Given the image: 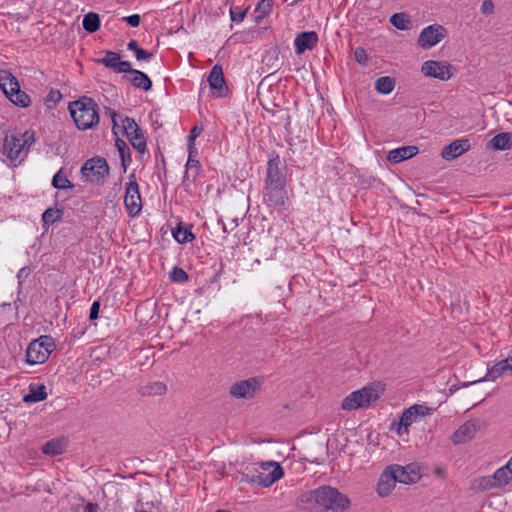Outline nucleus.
Returning <instances> with one entry per match:
<instances>
[{"instance_id":"obj_51","label":"nucleus","mask_w":512,"mask_h":512,"mask_svg":"<svg viewBox=\"0 0 512 512\" xmlns=\"http://www.w3.org/2000/svg\"><path fill=\"white\" fill-rule=\"evenodd\" d=\"M62 99V94L59 90L51 89L46 97L47 102H53L57 104Z\"/></svg>"},{"instance_id":"obj_57","label":"nucleus","mask_w":512,"mask_h":512,"mask_svg":"<svg viewBox=\"0 0 512 512\" xmlns=\"http://www.w3.org/2000/svg\"><path fill=\"white\" fill-rule=\"evenodd\" d=\"M107 113L109 114V116L111 117V120L113 122V133L115 135H117V132H116V128H118V123H117V116H118V113L111 109V108H107Z\"/></svg>"},{"instance_id":"obj_38","label":"nucleus","mask_w":512,"mask_h":512,"mask_svg":"<svg viewBox=\"0 0 512 512\" xmlns=\"http://www.w3.org/2000/svg\"><path fill=\"white\" fill-rule=\"evenodd\" d=\"M7 98L12 103L22 108L28 107L31 103L29 95L20 90V85L18 86V90L13 92V96H7Z\"/></svg>"},{"instance_id":"obj_7","label":"nucleus","mask_w":512,"mask_h":512,"mask_svg":"<svg viewBox=\"0 0 512 512\" xmlns=\"http://www.w3.org/2000/svg\"><path fill=\"white\" fill-rule=\"evenodd\" d=\"M287 167L278 154H272L267 162L264 184L287 185Z\"/></svg>"},{"instance_id":"obj_32","label":"nucleus","mask_w":512,"mask_h":512,"mask_svg":"<svg viewBox=\"0 0 512 512\" xmlns=\"http://www.w3.org/2000/svg\"><path fill=\"white\" fill-rule=\"evenodd\" d=\"M83 28L88 33H95L99 30L101 21L100 17L95 12H89L83 17Z\"/></svg>"},{"instance_id":"obj_19","label":"nucleus","mask_w":512,"mask_h":512,"mask_svg":"<svg viewBox=\"0 0 512 512\" xmlns=\"http://www.w3.org/2000/svg\"><path fill=\"white\" fill-rule=\"evenodd\" d=\"M124 73L125 75L123 76V79L129 81L135 88L142 89L144 91L151 90L152 81L144 72L133 69L132 65L130 64L129 71Z\"/></svg>"},{"instance_id":"obj_61","label":"nucleus","mask_w":512,"mask_h":512,"mask_svg":"<svg viewBox=\"0 0 512 512\" xmlns=\"http://www.w3.org/2000/svg\"><path fill=\"white\" fill-rule=\"evenodd\" d=\"M25 271H26V268H22V269H20V271L18 272L17 277H18L19 279H21V278H22V276H24Z\"/></svg>"},{"instance_id":"obj_41","label":"nucleus","mask_w":512,"mask_h":512,"mask_svg":"<svg viewBox=\"0 0 512 512\" xmlns=\"http://www.w3.org/2000/svg\"><path fill=\"white\" fill-rule=\"evenodd\" d=\"M265 65L269 66V70L277 71L280 68V60L276 50L268 52L263 58Z\"/></svg>"},{"instance_id":"obj_34","label":"nucleus","mask_w":512,"mask_h":512,"mask_svg":"<svg viewBox=\"0 0 512 512\" xmlns=\"http://www.w3.org/2000/svg\"><path fill=\"white\" fill-rule=\"evenodd\" d=\"M395 87V79L390 76L379 77L375 82V90L380 94H389Z\"/></svg>"},{"instance_id":"obj_39","label":"nucleus","mask_w":512,"mask_h":512,"mask_svg":"<svg viewBox=\"0 0 512 512\" xmlns=\"http://www.w3.org/2000/svg\"><path fill=\"white\" fill-rule=\"evenodd\" d=\"M52 186L56 189H72L74 187L73 183L67 178L65 174L62 173V170H59L52 179Z\"/></svg>"},{"instance_id":"obj_37","label":"nucleus","mask_w":512,"mask_h":512,"mask_svg":"<svg viewBox=\"0 0 512 512\" xmlns=\"http://www.w3.org/2000/svg\"><path fill=\"white\" fill-rule=\"evenodd\" d=\"M188 151H189V156H188V160H187V164H186V172H185V175L183 177V182H185V180L189 179V170H191V171L195 170V173H194L193 179H192L193 181H195V179L198 176L199 171L201 169L200 162L195 157L197 152L196 153H191V150H188Z\"/></svg>"},{"instance_id":"obj_54","label":"nucleus","mask_w":512,"mask_h":512,"mask_svg":"<svg viewBox=\"0 0 512 512\" xmlns=\"http://www.w3.org/2000/svg\"><path fill=\"white\" fill-rule=\"evenodd\" d=\"M121 158V165L123 167L124 172L127 170L128 164L131 162V152L130 149L126 150L125 152L119 153Z\"/></svg>"},{"instance_id":"obj_33","label":"nucleus","mask_w":512,"mask_h":512,"mask_svg":"<svg viewBox=\"0 0 512 512\" xmlns=\"http://www.w3.org/2000/svg\"><path fill=\"white\" fill-rule=\"evenodd\" d=\"M390 23L398 30H408L412 27V22L409 15L404 12L393 14L390 17Z\"/></svg>"},{"instance_id":"obj_23","label":"nucleus","mask_w":512,"mask_h":512,"mask_svg":"<svg viewBox=\"0 0 512 512\" xmlns=\"http://www.w3.org/2000/svg\"><path fill=\"white\" fill-rule=\"evenodd\" d=\"M212 90H216L217 92H221L224 88H226V82L223 74V68L220 64H215L208 76L207 79Z\"/></svg>"},{"instance_id":"obj_53","label":"nucleus","mask_w":512,"mask_h":512,"mask_svg":"<svg viewBox=\"0 0 512 512\" xmlns=\"http://www.w3.org/2000/svg\"><path fill=\"white\" fill-rule=\"evenodd\" d=\"M154 56V53L153 52H149V51H146L142 48H139L136 53H135V57L138 61H142V60H149L151 59L152 57Z\"/></svg>"},{"instance_id":"obj_24","label":"nucleus","mask_w":512,"mask_h":512,"mask_svg":"<svg viewBox=\"0 0 512 512\" xmlns=\"http://www.w3.org/2000/svg\"><path fill=\"white\" fill-rule=\"evenodd\" d=\"M18 80L6 70L0 71V88L7 96H13V92L18 90Z\"/></svg>"},{"instance_id":"obj_16","label":"nucleus","mask_w":512,"mask_h":512,"mask_svg":"<svg viewBox=\"0 0 512 512\" xmlns=\"http://www.w3.org/2000/svg\"><path fill=\"white\" fill-rule=\"evenodd\" d=\"M478 429L476 421H466L452 434L451 440L455 445L464 444L475 437Z\"/></svg>"},{"instance_id":"obj_20","label":"nucleus","mask_w":512,"mask_h":512,"mask_svg":"<svg viewBox=\"0 0 512 512\" xmlns=\"http://www.w3.org/2000/svg\"><path fill=\"white\" fill-rule=\"evenodd\" d=\"M395 484V473L388 466L380 475L379 481L377 483V493L380 497H386L392 492Z\"/></svg>"},{"instance_id":"obj_47","label":"nucleus","mask_w":512,"mask_h":512,"mask_svg":"<svg viewBox=\"0 0 512 512\" xmlns=\"http://www.w3.org/2000/svg\"><path fill=\"white\" fill-rule=\"evenodd\" d=\"M247 9H242L240 7H232L230 9V17L233 22H241L243 21L246 15Z\"/></svg>"},{"instance_id":"obj_49","label":"nucleus","mask_w":512,"mask_h":512,"mask_svg":"<svg viewBox=\"0 0 512 512\" xmlns=\"http://www.w3.org/2000/svg\"><path fill=\"white\" fill-rule=\"evenodd\" d=\"M354 57H355L356 62H358L359 64L364 65L367 63L368 55L366 53V50L362 47H357L355 49Z\"/></svg>"},{"instance_id":"obj_26","label":"nucleus","mask_w":512,"mask_h":512,"mask_svg":"<svg viewBox=\"0 0 512 512\" xmlns=\"http://www.w3.org/2000/svg\"><path fill=\"white\" fill-rule=\"evenodd\" d=\"M488 148L493 150H508L512 148V133L501 132L495 135L487 144Z\"/></svg>"},{"instance_id":"obj_10","label":"nucleus","mask_w":512,"mask_h":512,"mask_svg":"<svg viewBox=\"0 0 512 512\" xmlns=\"http://www.w3.org/2000/svg\"><path fill=\"white\" fill-rule=\"evenodd\" d=\"M287 185L264 184L263 198L269 206H276L286 209L288 202Z\"/></svg>"},{"instance_id":"obj_31","label":"nucleus","mask_w":512,"mask_h":512,"mask_svg":"<svg viewBox=\"0 0 512 512\" xmlns=\"http://www.w3.org/2000/svg\"><path fill=\"white\" fill-rule=\"evenodd\" d=\"M173 237L178 243L184 244L195 239V235L191 232L190 227L182 222L178 223L172 231Z\"/></svg>"},{"instance_id":"obj_46","label":"nucleus","mask_w":512,"mask_h":512,"mask_svg":"<svg viewBox=\"0 0 512 512\" xmlns=\"http://www.w3.org/2000/svg\"><path fill=\"white\" fill-rule=\"evenodd\" d=\"M273 7V0H262L257 5L256 10L260 12L261 16H267L271 11Z\"/></svg>"},{"instance_id":"obj_18","label":"nucleus","mask_w":512,"mask_h":512,"mask_svg":"<svg viewBox=\"0 0 512 512\" xmlns=\"http://www.w3.org/2000/svg\"><path fill=\"white\" fill-rule=\"evenodd\" d=\"M97 62L117 73H124L130 69L129 61L121 60L120 55L117 52L109 50L105 51V57L98 59Z\"/></svg>"},{"instance_id":"obj_45","label":"nucleus","mask_w":512,"mask_h":512,"mask_svg":"<svg viewBox=\"0 0 512 512\" xmlns=\"http://www.w3.org/2000/svg\"><path fill=\"white\" fill-rule=\"evenodd\" d=\"M202 131V128H199L197 126L193 127L190 130V133L188 135V150H191V153H196V149L194 147L195 139L200 135Z\"/></svg>"},{"instance_id":"obj_22","label":"nucleus","mask_w":512,"mask_h":512,"mask_svg":"<svg viewBox=\"0 0 512 512\" xmlns=\"http://www.w3.org/2000/svg\"><path fill=\"white\" fill-rule=\"evenodd\" d=\"M416 146H402L388 152L387 160L391 163L397 164L402 161L408 160L418 153Z\"/></svg>"},{"instance_id":"obj_1","label":"nucleus","mask_w":512,"mask_h":512,"mask_svg":"<svg viewBox=\"0 0 512 512\" xmlns=\"http://www.w3.org/2000/svg\"><path fill=\"white\" fill-rule=\"evenodd\" d=\"M70 115L79 130L93 129L99 124V106L88 96H82L68 105Z\"/></svg>"},{"instance_id":"obj_28","label":"nucleus","mask_w":512,"mask_h":512,"mask_svg":"<svg viewBox=\"0 0 512 512\" xmlns=\"http://www.w3.org/2000/svg\"><path fill=\"white\" fill-rule=\"evenodd\" d=\"M318 488L302 493L298 498V506L307 510H319L318 508Z\"/></svg>"},{"instance_id":"obj_52","label":"nucleus","mask_w":512,"mask_h":512,"mask_svg":"<svg viewBox=\"0 0 512 512\" xmlns=\"http://www.w3.org/2000/svg\"><path fill=\"white\" fill-rule=\"evenodd\" d=\"M481 12L485 15L494 13V3L491 0H484L481 4Z\"/></svg>"},{"instance_id":"obj_42","label":"nucleus","mask_w":512,"mask_h":512,"mask_svg":"<svg viewBox=\"0 0 512 512\" xmlns=\"http://www.w3.org/2000/svg\"><path fill=\"white\" fill-rule=\"evenodd\" d=\"M170 279L173 282L185 283L189 280V276L182 268L175 266L170 272Z\"/></svg>"},{"instance_id":"obj_40","label":"nucleus","mask_w":512,"mask_h":512,"mask_svg":"<svg viewBox=\"0 0 512 512\" xmlns=\"http://www.w3.org/2000/svg\"><path fill=\"white\" fill-rule=\"evenodd\" d=\"M492 476L496 481L497 487L504 486L512 480V475L509 473V470L506 468V466L497 469Z\"/></svg>"},{"instance_id":"obj_56","label":"nucleus","mask_w":512,"mask_h":512,"mask_svg":"<svg viewBox=\"0 0 512 512\" xmlns=\"http://www.w3.org/2000/svg\"><path fill=\"white\" fill-rule=\"evenodd\" d=\"M99 311H100V302L94 301L90 308L89 319L91 321L96 320L99 317Z\"/></svg>"},{"instance_id":"obj_50","label":"nucleus","mask_w":512,"mask_h":512,"mask_svg":"<svg viewBox=\"0 0 512 512\" xmlns=\"http://www.w3.org/2000/svg\"><path fill=\"white\" fill-rule=\"evenodd\" d=\"M218 224L221 225L223 232L227 234L238 226V220L232 219L230 223L226 224L222 219H219Z\"/></svg>"},{"instance_id":"obj_59","label":"nucleus","mask_w":512,"mask_h":512,"mask_svg":"<svg viewBox=\"0 0 512 512\" xmlns=\"http://www.w3.org/2000/svg\"><path fill=\"white\" fill-rule=\"evenodd\" d=\"M98 510L99 505L96 503L89 502L84 506V512H98Z\"/></svg>"},{"instance_id":"obj_14","label":"nucleus","mask_w":512,"mask_h":512,"mask_svg":"<svg viewBox=\"0 0 512 512\" xmlns=\"http://www.w3.org/2000/svg\"><path fill=\"white\" fill-rule=\"evenodd\" d=\"M2 153L6 155L11 162H21L27 156V150L23 149L16 135H10L4 138Z\"/></svg>"},{"instance_id":"obj_15","label":"nucleus","mask_w":512,"mask_h":512,"mask_svg":"<svg viewBox=\"0 0 512 512\" xmlns=\"http://www.w3.org/2000/svg\"><path fill=\"white\" fill-rule=\"evenodd\" d=\"M471 148L470 140L467 138L456 139L450 144L444 146L441 150V156L446 161H452L463 155Z\"/></svg>"},{"instance_id":"obj_62","label":"nucleus","mask_w":512,"mask_h":512,"mask_svg":"<svg viewBox=\"0 0 512 512\" xmlns=\"http://www.w3.org/2000/svg\"><path fill=\"white\" fill-rule=\"evenodd\" d=\"M505 361H507L509 363V366H510V370L512 372V356L508 357L505 359Z\"/></svg>"},{"instance_id":"obj_21","label":"nucleus","mask_w":512,"mask_h":512,"mask_svg":"<svg viewBox=\"0 0 512 512\" xmlns=\"http://www.w3.org/2000/svg\"><path fill=\"white\" fill-rule=\"evenodd\" d=\"M507 372H511V370H510L509 363L507 361H505V359H504V360L499 361L498 363L494 364L491 368H489L487 371V374L483 378H481L477 381L464 383L463 387H467L469 385H472V384H475L478 382H482V381H487V380L494 381Z\"/></svg>"},{"instance_id":"obj_63","label":"nucleus","mask_w":512,"mask_h":512,"mask_svg":"<svg viewBox=\"0 0 512 512\" xmlns=\"http://www.w3.org/2000/svg\"><path fill=\"white\" fill-rule=\"evenodd\" d=\"M436 473H437L438 475H441V474H442V470H441V469H438V470L436 471Z\"/></svg>"},{"instance_id":"obj_36","label":"nucleus","mask_w":512,"mask_h":512,"mask_svg":"<svg viewBox=\"0 0 512 512\" xmlns=\"http://www.w3.org/2000/svg\"><path fill=\"white\" fill-rule=\"evenodd\" d=\"M127 138L135 150L140 153H144L146 151V139L141 129L140 132L135 131L132 133V135L127 136Z\"/></svg>"},{"instance_id":"obj_8","label":"nucleus","mask_w":512,"mask_h":512,"mask_svg":"<svg viewBox=\"0 0 512 512\" xmlns=\"http://www.w3.org/2000/svg\"><path fill=\"white\" fill-rule=\"evenodd\" d=\"M124 205L131 217L137 216L142 208L139 186L134 173L131 174L130 181L126 184Z\"/></svg>"},{"instance_id":"obj_43","label":"nucleus","mask_w":512,"mask_h":512,"mask_svg":"<svg viewBox=\"0 0 512 512\" xmlns=\"http://www.w3.org/2000/svg\"><path fill=\"white\" fill-rule=\"evenodd\" d=\"M122 122H123V130H124V133L126 134V136L132 135V133L135 131L140 132L141 128L138 126V124L136 123V121L133 118L126 116L122 120Z\"/></svg>"},{"instance_id":"obj_60","label":"nucleus","mask_w":512,"mask_h":512,"mask_svg":"<svg viewBox=\"0 0 512 512\" xmlns=\"http://www.w3.org/2000/svg\"><path fill=\"white\" fill-rule=\"evenodd\" d=\"M127 48L131 51H133L134 53H136V51L140 48L138 46V43L136 40H131L128 44H127Z\"/></svg>"},{"instance_id":"obj_9","label":"nucleus","mask_w":512,"mask_h":512,"mask_svg":"<svg viewBox=\"0 0 512 512\" xmlns=\"http://www.w3.org/2000/svg\"><path fill=\"white\" fill-rule=\"evenodd\" d=\"M447 35V30L439 24L425 27L418 37V45L423 49H430L442 41Z\"/></svg>"},{"instance_id":"obj_58","label":"nucleus","mask_w":512,"mask_h":512,"mask_svg":"<svg viewBox=\"0 0 512 512\" xmlns=\"http://www.w3.org/2000/svg\"><path fill=\"white\" fill-rule=\"evenodd\" d=\"M115 146L119 153L125 152L126 150L129 149L127 143L123 139H120L118 137L115 140Z\"/></svg>"},{"instance_id":"obj_4","label":"nucleus","mask_w":512,"mask_h":512,"mask_svg":"<svg viewBox=\"0 0 512 512\" xmlns=\"http://www.w3.org/2000/svg\"><path fill=\"white\" fill-rule=\"evenodd\" d=\"M54 347L55 343L51 336H40L28 345L26 349V362L30 365L46 362Z\"/></svg>"},{"instance_id":"obj_29","label":"nucleus","mask_w":512,"mask_h":512,"mask_svg":"<svg viewBox=\"0 0 512 512\" xmlns=\"http://www.w3.org/2000/svg\"><path fill=\"white\" fill-rule=\"evenodd\" d=\"M47 398L46 387L43 384H30L29 393L23 397L26 403L43 401Z\"/></svg>"},{"instance_id":"obj_44","label":"nucleus","mask_w":512,"mask_h":512,"mask_svg":"<svg viewBox=\"0 0 512 512\" xmlns=\"http://www.w3.org/2000/svg\"><path fill=\"white\" fill-rule=\"evenodd\" d=\"M20 144H22L23 149H28L35 142L34 132L33 131H25L23 134L16 135Z\"/></svg>"},{"instance_id":"obj_17","label":"nucleus","mask_w":512,"mask_h":512,"mask_svg":"<svg viewBox=\"0 0 512 512\" xmlns=\"http://www.w3.org/2000/svg\"><path fill=\"white\" fill-rule=\"evenodd\" d=\"M318 40V34L315 31H304L299 33L294 40L296 54L300 55L306 50L314 49Z\"/></svg>"},{"instance_id":"obj_13","label":"nucleus","mask_w":512,"mask_h":512,"mask_svg":"<svg viewBox=\"0 0 512 512\" xmlns=\"http://www.w3.org/2000/svg\"><path fill=\"white\" fill-rule=\"evenodd\" d=\"M451 65L446 62L427 60L422 64L421 72L427 77H433L441 81L449 80L452 76Z\"/></svg>"},{"instance_id":"obj_12","label":"nucleus","mask_w":512,"mask_h":512,"mask_svg":"<svg viewBox=\"0 0 512 512\" xmlns=\"http://www.w3.org/2000/svg\"><path fill=\"white\" fill-rule=\"evenodd\" d=\"M259 387L260 383L256 378H249L232 384L229 393L232 397L237 399H252Z\"/></svg>"},{"instance_id":"obj_3","label":"nucleus","mask_w":512,"mask_h":512,"mask_svg":"<svg viewBox=\"0 0 512 512\" xmlns=\"http://www.w3.org/2000/svg\"><path fill=\"white\" fill-rule=\"evenodd\" d=\"M284 475L283 468L277 462H262L259 470L252 473H244L242 480L252 485L269 487Z\"/></svg>"},{"instance_id":"obj_35","label":"nucleus","mask_w":512,"mask_h":512,"mask_svg":"<svg viewBox=\"0 0 512 512\" xmlns=\"http://www.w3.org/2000/svg\"><path fill=\"white\" fill-rule=\"evenodd\" d=\"M63 209H53V208H48L44 211V213L42 214V222H43V226H49V225H52L58 221H61L62 220V217H63Z\"/></svg>"},{"instance_id":"obj_30","label":"nucleus","mask_w":512,"mask_h":512,"mask_svg":"<svg viewBox=\"0 0 512 512\" xmlns=\"http://www.w3.org/2000/svg\"><path fill=\"white\" fill-rule=\"evenodd\" d=\"M66 442L63 439L55 438L47 441L42 446V452L46 455L57 456L65 452Z\"/></svg>"},{"instance_id":"obj_55","label":"nucleus","mask_w":512,"mask_h":512,"mask_svg":"<svg viewBox=\"0 0 512 512\" xmlns=\"http://www.w3.org/2000/svg\"><path fill=\"white\" fill-rule=\"evenodd\" d=\"M123 21H125L131 27H138L140 24L141 18H140V15H138V14H132L130 16L124 17Z\"/></svg>"},{"instance_id":"obj_2","label":"nucleus","mask_w":512,"mask_h":512,"mask_svg":"<svg viewBox=\"0 0 512 512\" xmlns=\"http://www.w3.org/2000/svg\"><path fill=\"white\" fill-rule=\"evenodd\" d=\"M319 511L346 512L351 505L350 499L338 489L329 485L318 487Z\"/></svg>"},{"instance_id":"obj_5","label":"nucleus","mask_w":512,"mask_h":512,"mask_svg":"<svg viewBox=\"0 0 512 512\" xmlns=\"http://www.w3.org/2000/svg\"><path fill=\"white\" fill-rule=\"evenodd\" d=\"M378 398L379 389L377 386H365L346 396L342 401L341 407L343 410L347 411L366 408Z\"/></svg>"},{"instance_id":"obj_27","label":"nucleus","mask_w":512,"mask_h":512,"mask_svg":"<svg viewBox=\"0 0 512 512\" xmlns=\"http://www.w3.org/2000/svg\"><path fill=\"white\" fill-rule=\"evenodd\" d=\"M137 391L142 396H161L167 392V386L164 382L155 381L140 385Z\"/></svg>"},{"instance_id":"obj_48","label":"nucleus","mask_w":512,"mask_h":512,"mask_svg":"<svg viewBox=\"0 0 512 512\" xmlns=\"http://www.w3.org/2000/svg\"><path fill=\"white\" fill-rule=\"evenodd\" d=\"M479 487L481 490H489L492 488H496V481L493 479V476L491 477H482L479 480Z\"/></svg>"},{"instance_id":"obj_11","label":"nucleus","mask_w":512,"mask_h":512,"mask_svg":"<svg viewBox=\"0 0 512 512\" xmlns=\"http://www.w3.org/2000/svg\"><path fill=\"white\" fill-rule=\"evenodd\" d=\"M430 409L421 404H414L406 409L399 418L397 433L403 435L408 433V427L417 420L418 417L428 414Z\"/></svg>"},{"instance_id":"obj_6","label":"nucleus","mask_w":512,"mask_h":512,"mask_svg":"<svg viewBox=\"0 0 512 512\" xmlns=\"http://www.w3.org/2000/svg\"><path fill=\"white\" fill-rule=\"evenodd\" d=\"M81 173L87 181L101 184L109 175V165L105 158L96 156L85 161Z\"/></svg>"},{"instance_id":"obj_25","label":"nucleus","mask_w":512,"mask_h":512,"mask_svg":"<svg viewBox=\"0 0 512 512\" xmlns=\"http://www.w3.org/2000/svg\"><path fill=\"white\" fill-rule=\"evenodd\" d=\"M395 473L396 482L410 484L415 483L419 479V475L413 470L408 471L410 466L402 467L400 465L389 466Z\"/></svg>"}]
</instances>
